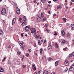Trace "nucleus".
I'll use <instances>...</instances> for the list:
<instances>
[{"instance_id":"nucleus-25","label":"nucleus","mask_w":74,"mask_h":74,"mask_svg":"<svg viewBox=\"0 0 74 74\" xmlns=\"http://www.w3.org/2000/svg\"><path fill=\"white\" fill-rule=\"evenodd\" d=\"M52 58H49L48 59V61L49 62L52 61Z\"/></svg>"},{"instance_id":"nucleus-23","label":"nucleus","mask_w":74,"mask_h":74,"mask_svg":"<svg viewBox=\"0 0 74 74\" xmlns=\"http://www.w3.org/2000/svg\"><path fill=\"white\" fill-rule=\"evenodd\" d=\"M71 36V34H69V33H67V37H69Z\"/></svg>"},{"instance_id":"nucleus-34","label":"nucleus","mask_w":74,"mask_h":74,"mask_svg":"<svg viewBox=\"0 0 74 74\" xmlns=\"http://www.w3.org/2000/svg\"><path fill=\"white\" fill-rule=\"evenodd\" d=\"M33 2L35 4H36L37 3V1L36 0H34V1H33Z\"/></svg>"},{"instance_id":"nucleus-21","label":"nucleus","mask_w":74,"mask_h":74,"mask_svg":"<svg viewBox=\"0 0 74 74\" xmlns=\"http://www.w3.org/2000/svg\"><path fill=\"white\" fill-rule=\"evenodd\" d=\"M23 21H26V17H25V16H23Z\"/></svg>"},{"instance_id":"nucleus-55","label":"nucleus","mask_w":74,"mask_h":74,"mask_svg":"<svg viewBox=\"0 0 74 74\" xmlns=\"http://www.w3.org/2000/svg\"><path fill=\"white\" fill-rule=\"evenodd\" d=\"M72 41H73V44L74 45V40H73Z\"/></svg>"},{"instance_id":"nucleus-60","label":"nucleus","mask_w":74,"mask_h":74,"mask_svg":"<svg viewBox=\"0 0 74 74\" xmlns=\"http://www.w3.org/2000/svg\"><path fill=\"white\" fill-rule=\"evenodd\" d=\"M41 16L42 18H43V15H42V14H41Z\"/></svg>"},{"instance_id":"nucleus-41","label":"nucleus","mask_w":74,"mask_h":74,"mask_svg":"<svg viewBox=\"0 0 74 74\" xmlns=\"http://www.w3.org/2000/svg\"><path fill=\"white\" fill-rule=\"evenodd\" d=\"M68 70V68H67L65 69L64 71L65 72H67V71Z\"/></svg>"},{"instance_id":"nucleus-3","label":"nucleus","mask_w":74,"mask_h":74,"mask_svg":"<svg viewBox=\"0 0 74 74\" xmlns=\"http://www.w3.org/2000/svg\"><path fill=\"white\" fill-rule=\"evenodd\" d=\"M6 13V10L4 8L2 9L1 11V14L2 15H4Z\"/></svg>"},{"instance_id":"nucleus-46","label":"nucleus","mask_w":74,"mask_h":74,"mask_svg":"<svg viewBox=\"0 0 74 74\" xmlns=\"http://www.w3.org/2000/svg\"><path fill=\"white\" fill-rule=\"evenodd\" d=\"M34 70H36V67H34L33 68Z\"/></svg>"},{"instance_id":"nucleus-59","label":"nucleus","mask_w":74,"mask_h":74,"mask_svg":"<svg viewBox=\"0 0 74 74\" xmlns=\"http://www.w3.org/2000/svg\"><path fill=\"white\" fill-rule=\"evenodd\" d=\"M59 6H57V10H59Z\"/></svg>"},{"instance_id":"nucleus-30","label":"nucleus","mask_w":74,"mask_h":74,"mask_svg":"<svg viewBox=\"0 0 74 74\" xmlns=\"http://www.w3.org/2000/svg\"><path fill=\"white\" fill-rule=\"evenodd\" d=\"M28 51L29 52V53H30L32 52V50L31 49H29L28 50Z\"/></svg>"},{"instance_id":"nucleus-47","label":"nucleus","mask_w":74,"mask_h":74,"mask_svg":"<svg viewBox=\"0 0 74 74\" xmlns=\"http://www.w3.org/2000/svg\"><path fill=\"white\" fill-rule=\"evenodd\" d=\"M45 20H46V19L45 18H43V21H45Z\"/></svg>"},{"instance_id":"nucleus-18","label":"nucleus","mask_w":74,"mask_h":74,"mask_svg":"<svg viewBox=\"0 0 74 74\" xmlns=\"http://www.w3.org/2000/svg\"><path fill=\"white\" fill-rule=\"evenodd\" d=\"M48 45V47H52V46L51 45V42H49Z\"/></svg>"},{"instance_id":"nucleus-37","label":"nucleus","mask_w":74,"mask_h":74,"mask_svg":"<svg viewBox=\"0 0 74 74\" xmlns=\"http://www.w3.org/2000/svg\"><path fill=\"white\" fill-rule=\"evenodd\" d=\"M8 64H11V61L9 60L8 61Z\"/></svg>"},{"instance_id":"nucleus-32","label":"nucleus","mask_w":74,"mask_h":74,"mask_svg":"<svg viewBox=\"0 0 74 74\" xmlns=\"http://www.w3.org/2000/svg\"><path fill=\"white\" fill-rule=\"evenodd\" d=\"M21 53L20 52H18L17 53V54L18 55H19L21 54Z\"/></svg>"},{"instance_id":"nucleus-24","label":"nucleus","mask_w":74,"mask_h":74,"mask_svg":"<svg viewBox=\"0 0 74 74\" xmlns=\"http://www.w3.org/2000/svg\"><path fill=\"white\" fill-rule=\"evenodd\" d=\"M72 55H73V54L71 53L69 55V58H71V57H72Z\"/></svg>"},{"instance_id":"nucleus-2","label":"nucleus","mask_w":74,"mask_h":74,"mask_svg":"<svg viewBox=\"0 0 74 74\" xmlns=\"http://www.w3.org/2000/svg\"><path fill=\"white\" fill-rule=\"evenodd\" d=\"M74 64H72L70 67L69 68V70L71 71H72L73 70H74Z\"/></svg>"},{"instance_id":"nucleus-35","label":"nucleus","mask_w":74,"mask_h":74,"mask_svg":"<svg viewBox=\"0 0 74 74\" xmlns=\"http://www.w3.org/2000/svg\"><path fill=\"white\" fill-rule=\"evenodd\" d=\"M32 67H35V66H36V65H35V64H32Z\"/></svg>"},{"instance_id":"nucleus-9","label":"nucleus","mask_w":74,"mask_h":74,"mask_svg":"<svg viewBox=\"0 0 74 74\" xmlns=\"http://www.w3.org/2000/svg\"><path fill=\"white\" fill-rule=\"evenodd\" d=\"M66 43V40L64 39H62L61 42L62 44H65Z\"/></svg>"},{"instance_id":"nucleus-1","label":"nucleus","mask_w":74,"mask_h":74,"mask_svg":"<svg viewBox=\"0 0 74 74\" xmlns=\"http://www.w3.org/2000/svg\"><path fill=\"white\" fill-rule=\"evenodd\" d=\"M31 32V33H34V34H36L37 33V32L36 31V30L35 29V28H31L30 29Z\"/></svg>"},{"instance_id":"nucleus-56","label":"nucleus","mask_w":74,"mask_h":74,"mask_svg":"<svg viewBox=\"0 0 74 74\" xmlns=\"http://www.w3.org/2000/svg\"><path fill=\"white\" fill-rule=\"evenodd\" d=\"M23 33L22 34H21V36L22 37H23Z\"/></svg>"},{"instance_id":"nucleus-54","label":"nucleus","mask_w":74,"mask_h":74,"mask_svg":"<svg viewBox=\"0 0 74 74\" xmlns=\"http://www.w3.org/2000/svg\"><path fill=\"white\" fill-rule=\"evenodd\" d=\"M48 3H49V4H50V3H51V1H49L48 2Z\"/></svg>"},{"instance_id":"nucleus-48","label":"nucleus","mask_w":74,"mask_h":74,"mask_svg":"<svg viewBox=\"0 0 74 74\" xmlns=\"http://www.w3.org/2000/svg\"><path fill=\"white\" fill-rule=\"evenodd\" d=\"M47 41V40H44V42L43 43V44H44Z\"/></svg>"},{"instance_id":"nucleus-7","label":"nucleus","mask_w":74,"mask_h":74,"mask_svg":"<svg viewBox=\"0 0 74 74\" xmlns=\"http://www.w3.org/2000/svg\"><path fill=\"white\" fill-rule=\"evenodd\" d=\"M15 21H16V18H14L12 20V25H14V23H15Z\"/></svg>"},{"instance_id":"nucleus-33","label":"nucleus","mask_w":74,"mask_h":74,"mask_svg":"<svg viewBox=\"0 0 74 74\" xmlns=\"http://www.w3.org/2000/svg\"><path fill=\"white\" fill-rule=\"evenodd\" d=\"M41 1L42 3H44L45 2V0H41Z\"/></svg>"},{"instance_id":"nucleus-16","label":"nucleus","mask_w":74,"mask_h":74,"mask_svg":"<svg viewBox=\"0 0 74 74\" xmlns=\"http://www.w3.org/2000/svg\"><path fill=\"white\" fill-rule=\"evenodd\" d=\"M26 25V22L25 21H24L21 24V25H22V26H24V25Z\"/></svg>"},{"instance_id":"nucleus-10","label":"nucleus","mask_w":74,"mask_h":74,"mask_svg":"<svg viewBox=\"0 0 74 74\" xmlns=\"http://www.w3.org/2000/svg\"><path fill=\"white\" fill-rule=\"evenodd\" d=\"M25 30L26 31H28L29 30V28L28 26H26L25 27Z\"/></svg>"},{"instance_id":"nucleus-31","label":"nucleus","mask_w":74,"mask_h":74,"mask_svg":"<svg viewBox=\"0 0 74 74\" xmlns=\"http://www.w3.org/2000/svg\"><path fill=\"white\" fill-rule=\"evenodd\" d=\"M46 31L47 33H49V29H47Z\"/></svg>"},{"instance_id":"nucleus-42","label":"nucleus","mask_w":74,"mask_h":74,"mask_svg":"<svg viewBox=\"0 0 74 74\" xmlns=\"http://www.w3.org/2000/svg\"><path fill=\"white\" fill-rule=\"evenodd\" d=\"M72 4H73V3L72 2H70V3L69 5H72Z\"/></svg>"},{"instance_id":"nucleus-15","label":"nucleus","mask_w":74,"mask_h":74,"mask_svg":"<svg viewBox=\"0 0 74 74\" xmlns=\"http://www.w3.org/2000/svg\"><path fill=\"white\" fill-rule=\"evenodd\" d=\"M58 63H59V61H56L55 64V66H57L58 65Z\"/></svg>"},{"instance_id":"nucleus-58","label":"nucleus","mask_w":74,"mask_h":74,"mask_svg":"<svg viewBox=\"0 0 74 74\" xmlns=\"http://www.w3.org/2000/svg\"><path fill=\"white\" fill-rule=\"evenodd\" d=\"M48 13L49 14H51V12H50V11H49L48 12Z\"/></svg>"},{"instance_id":"nucleus-4","label":"nucleus","mask_w":74,"mask_h":74,"mask_svg":"<svg viewBox=\"0 0 74 74\" xmlns=\"http://www.w3.org/2000/svg\"><path fill=\"white\" fill-rule=\"evenodd\" d=\"M16 12H17V14H19L20 13H21L20 12V10L18 8H16Z\"/></svg>"},{"instance_id":"nucleus-64","label":"nucleus","mask_w":74,"mask_h":74,"mask_svg":"<svg viewBox=\"0 0 74 74\" xmlns=\"http://www.w3.org/2000/svg\"><path fill=\"white\" fill-rule=\"evenodd\" d=\"M37 74V72H36L34 73V74Z\"/></svg>"},{"instance_id":"nucleus-20","label":"nucleus","mask_w":74,"mask_h":74,"mask_svg":"<svg viewBox=\"0 0 74 74\" xmlns=\"http://www.w3.org/2000/svg\"><path fill=\"white\" fill-rule=\"evenodd\" d=\"M68 48L67 47H66L65 48L63 49L64 51H68Z\"/></svg>"},{"instance_id":"nucleus-8","label":"nucleus","mask_w":74,"mask_h":74,"mask_svg":"<svg viewBox=\"0 0 74 74\" xmlns=\"http://www.w3.org/2000/svg\"><path fill=\"white\" fill-rule=\"evenodd\" d=\"M71 27L72 30H74V25L73 24H71Z\"/></svg>"},{"instance_id":"nucleus-11","label":"nucleus","mask_w":74,"mask_h":74,"mask_svg":"<svg viewBox=\"0 0 74 74\" xmlns=\"http://www.w3.org/2000/svg\"><path fill=\"white\" fill-rule=\"evenodd\" d=\"M41 18L39 17H38L36 19V21H37V22H40V21H41Z\"/></svg>"},{"instance_id":"nucleus-50","label":"nucleus","mask_w":74,"mask_h":74,"mask_svg":"<svg viewBox=\"0 0 74 74\" xmlns=\"http://www.w3.org/2000/svg\"><path fill=\"white\" fill-rule=\"evenodd\" d=\"M57 33L55 32V34H54V36H56V35H57Z\"/></svg>"},{"instance_id":"nucleus-19","label":"nucleus","mask_w":74,"mask_h":74,"mask_svg":"<svg viewBox=\"0 0 74 74\" xmlns=\"http://www.w3.org/2000/svg\"><path fill=\"white\" fill-rule=\"evenodd\" d=\"M39 36H40V35L38 34H36L35 35V37L36 38H38V37H39Z\"/></svg>"},{"instance_id":"nucleus-17","label":"nucleus","mask_w":74,"mask_h":74,"mask_svg":"<svg viewBox=\"0 0 74 74\" xmlns=\"http://www.w3.org/2000/svg\"><path fill=\"white\" fill-rule=\"evenodd\" d=\"M3 71H4L3 68H0V72H3Z\"/></svg>"},{"instance_id":"nucleus-5","label":"nucleus","mask_w":74,"mask_h":74,"mask_svg":"<svg viewBox=\"0 0 74 74\" xmlns=\"http://www.w3.org/2000/svg\"><path fill=\"white\" fill-rule=\"evenodd\" d=\"M18 43L21 46H23V45L24 44V42L22 41H20Z\"/></svg>"},{"instance_id":"nucleus-52","label":"nucleus","mask_w":74,"mask_h":74,"mask_svg":"<svg viewBox=\"0 0 74 74\" xmlns=\"http://www.w3.org/2000/svg\"><path fill=\"white\" fill-rule=\"evenodd\" d=\"M11 47V45L9 46H8V48H10Z\"/></svg>"},{"instance_id":"nucleus-61","label":"nucleus","mask_w":74,"mask_h":74,"mask_svg":"<svg viewBox=\"0 0 74 74\" xmlns=\"http://www.w3.org/2000/svg\"><path fill=\"white\" fill-rule=\"evenodd\" d=\"M50 47L51 48V49H53V47H52V46Z\"/></svg>"},{"instance_id":"nucleus-43","label":"nucleus","mask_w":74,"mask_h":74,"mask_svg":"<svg viewBox=\"0 0 74 74\" xmlns=\"http://www.w3.org/2000/svg\"><path fill=\"white\" fill-rule=\"evenodd\" d=\"M16 60V59L15 58H14L13 60V61L14 62H15Z\"/></svg>"},{"instance_id":"nucleus-49","label":"nucleus","mask_w":74,"mask_h":74,"mask_svg":"<svg viewBox=\"0 0 74 74\" xmlns=\"http://www.w3.org/2000/svg\"><path fill=\"white\" fill-rule=\"evenodd\" d=\"M65 8H66V9H67L68 8H69V7H68V6H65Z\"/></svg>"},{"instance_id":"nucleus-29","label":"nucleus","mask_w":74,"mask_h":74,"mask_svg":"<svg viewBox=\"0 0 74 74\" xmlns=\"http://www.w3.org/2000/svg\"><path fill=\"white\" fill-rule=\"evenodd\" d=\"M6 59V57H5L2 60V62H4V61L5 60V59Z\"/></svg>"},{"instance_id":"nucleus-44","label":"nucleus","mask_w":74,"mask_h":74,"mask_svg":"<svg viewBox=\"0 0 74 74\" xmlns=\"http://www.w3.org/2000/svg\"><path fill=\"white\" fill-rule=\"evenodd\" d=\"M22 18H21L20 17V18H19V21H22Z\"/></svg>"},{"instance_id":"nucleus-40","label":"nucleus","mask_w":74,"mask_h":74,"mask_svg":"<svg viewBox=\"0 0 74 74\" xmlns=\"http://www.w3.org/2000/svg\"><path fill=\"white\" fill-rule=\"evenodd\" d=\"M29 54L28 53H26V56H27V57L29 56Z\"/></svg>"},{"instance_id":"nucleus-53","label":"nucleus","mask_w":74,"mask_h":74,"mask_svg":"<svg viewBox=\"0 0 74 74\" xmlns=\"http://www.w3.org/2000/svg\"><path fill=\"white\" fill-rule=\"evenodd\" d=\"M56 15V14H54L53 15V16H55Z\"/></svg>"},{"instance_id":"nucleus-38","label":"nucleus","mask_w":74,"mask_h":74,"mask_svg":"<svg viewBox=\"0 0 74 74\" xmlns=\"http://www.w3.org/2000/svg\"><path fill=\"white\" fill-rule=\"evenodd\" d=\"M41 73V71H40L38 72V74H40Z\"/></svg>"},{"instance_id":"nucleus-27","label":"nucleus","mask_w":74,"mask_h":74,"mask_svg":"<svg viewBox=\"0 0 74 74\" xmlns=\"http://www.w3.org/2000/svg\"><path fill=\"white\" fill-rule=\"evenodd\" d=\"M38 44L39 45H41V43H40V40H38Z\"/></svg>"},{"instance_id":"nucleus-14","label":"nucleus","mask_w":74,"mask_h":74,"mask_svg":"<svg viewBox=\"0 0 74 74\" xmlns=\"http://www.w3.org/2000/svg\"><path fill=\"white\" fill-rule=\"evenodd\" d=\"M0 36H3V32L2 30L0 29Z\"/></svg>"},{"instance_id":"nucleus-28","label":"nucleus","mask_w":74,"mask_h":74,"mask_svg":"<svg viewBox=\"0 0 74 74\" xmlns=\"http://www.w3.org/2000/svg\"><path fill=\"white\" fill-rule=\"evenodd\" d=\"M42 50L43 49H40V53L42 54Z\"/></svg>"},{"instance_id":"nucleus-12","label":"nucleus","mask_w":74,"mask_h":74,"mask_svg":"<svg viewBox=\"0 0 74 74\" xmlns=\"http://www.w3.org/2000/svg\"><path fill=\"white\" fill-rule=\"evenodd\" d=\"M43 74H49V72L46 70H45L44 71L43 73Z\"/></svg>"},{"instance_id":"nucleus-13","label":"nucleus","mask_w":74,"mask_h":74,"mask_svg":"<svg viewBox=\"0 0 74 74\" xmlns=\"http://www.w3.org/2000/svg\"><path fill=\"white\" fill-rule=\"evenodd\" d=\"M69 62L67 61H66L64 62V64L66 66H68L69 65Z\"/></svg>"},{"instance_id":"nucleus-36","label":"nucleus","mask_w":74,"mask_h":74,"mask_svg":"<svg viewBox=\"0 0 74 74\" xmlns=\"http://www.w3.org/2000/svg\"><path fill=\"white\" fill-rule=\"evenodd\" d=\"M2 23H5V21L4 20H2Z\"/></svg>"},{"instance_id":"nucleus-62","label":"nucleus","mask_w":74,"mask_h":74,"mask_svg":"<svg viewBox=\"0 0 74 74\" xmlns=\"http://www.w3.org/2000/svg\"><path fill=\"white\" fill-rule=\"evenodd\" d=\"M41 42H42H42H43V40H42L41 41Z\"/></svg>"},{"instance_id":"nucleus-51","label":"nucleus","mask_w":74,"mask_h":74,"mask_svg":"<svg viewBox=\"0 0 74 74\" xmlns=\"http://www.w3.org/2000/svg\"><path fill=\"white\" fill-rule=\"evenodd\" d=\"M36 46H37V45H36V44H34V47H36Z\"/></svg>"},{"instance_id":"nucleus-39","label":"nucleus","mask_w":74,"mask_h":74,"mask_svg":"<svg viewBox=\"0 0 74 74\" xmlns=\"http://www.w3.org/2000/svg\"><path fill=\"white\" fill-rule=\"evenodd\" d=\"M23 68H26V65H23Z\"/></svg>"},{"instance_id":"nucleus-22","label":"nucleus","mask_w":74,"mask_h":74,"mask_svg":"<svg viewBox=\"0 0 74 74\" xmlns=\"http://www.w3.org/2000/svg\"><path fill=\"white\" fill-rule=\"evenodd\" d=\"M62 19L65 23L66 22V21H67V19H66V18H62Z\"/></svg>"},{"instance_id":"nucleus-45","label":"nucleus","mask_w":74,"mask_h":74,"mask_svg":"<svg viewBox=\"0 0 74 74\" xmlns=\"http://www.w3.org/2000/svg\"><path fill=\"white\" fill-rule=\"evenodd\" d=\"M47 24H46L45 25V27H47Z\"/></svg>"},{"instance_id":"nucleus-26","label":"nucleus","mask_w":74,"mask_h":74,"mask_svg":"<svg viewBox=\"0 0 74 74\" xmlns=\"http://www.w3.org/2000/svg\"><path fill=\"white\" fill-rule=\"evenodd\" d=\"M55 45L56 47L57 48H59V46H58V44L56 43H55Z\"/></svg>"},{"instance_id":"nucleus-6","label":"nucleus","mask_w":74,"mask_h":74,"mask_svg":"<svg viewBox=\"0 0 74 74\" xmlns=\"http://www.w3.org/2000/svg\"><path fill=\"white\" fill-rule=\"evenodd\" d=\"M61 34L62 36H65V34H66V33H65L64 30H62L61 31Z\"/></svg>"},{"instance_id":"nucleus-63","label":"nucleus","mask_w":74,"mask_h":74,"mask_svg":"<svg viewBox=\"0 0 74 74\" xmlns=\"http://www.w3.org/2000/svg\"><path fill=\"white\" fill-rule=\"evenodd\" d=\"M51 74H55V73L52 72L51 73Z\"/></svg>"},{"instance_id":"nucleus-57","label":"nucleus","mask_w":74,"mask_h":74,"mask_svg":"<svg viewBox=\"0 0 74 74\" xmlns=\"http://www.w3.org/2000/svg\"><path fill=\"white\" fill-rule=\"evenodd\" d=\"M47 7H50V5H48Z\"/></svg>"}]
</instances>
